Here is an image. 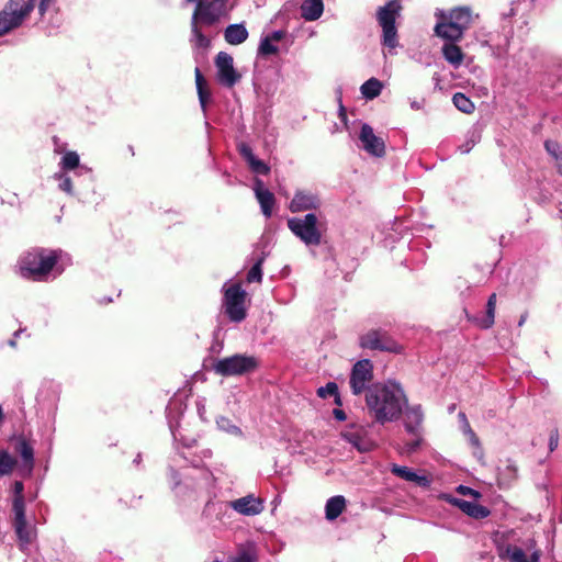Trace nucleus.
Segmentation results:
<instances>
[{
	"instance_id": "obj_3",
	"label": "nucleus",
	"mask_w": 562,
	"mask_h": 562,
	"mask_svg": "<svg viewBox=\"0 0 562 562\" xmlns=\"http://www.w3.org/2000/svg\"><path fill=\"white\" fill-rule=\"evenodd\" d=\"M407 402L402 385L395 380L375 383L366 394L369 413L380 424L398 419Z\"/></svg>"
},
{
	"instance_id": "obj_7",
	"label": "nucleus",
	"mask_w": 562,
	"mask_h": 562,
	"mask_svg": "<svg viewBox=\"0 0 562 562\" xmlns=\"http://www.w3.org/2000/svg\"><path fill=\"white\" fill-rule=\"evenodd\" d=\"M222 305L225 315L233 323H241L247 316V292L241 288L240 283L227 281L222 286Z\"/></svg>"
},
{
	"instance_id": "obj_54",
	"label": "nucleus",
	"mask_w": 562,
	"mask_h": 562,
	"mask_svg": "<svg viewBox=\"0 0 562 562\" xmlns=\"http://www.w3.org/2000/svg\"><path fill=\"white\" fill-rule=\"evenodd\" d=\"M254 191H255V194L258 195V193L269 191V190L265 187V183L262 182V180L256 179L254 182Z\"/></svg>"
},
{
	"instance_id": "obj_53",
	"label": "nucleus",
	"mask_w": 562,
	"mask_h": 562,
	"mask_svg": "<svg viewBox=\"0 0 562 562\" xmlns=\"http://www.w3.org/2000/svg\"><path fill=\"white\" fill-rule=\"evenodd\" d=\"M211 457H212V451L210 449H203L200 452L199 460L192 459V461L199 462L202 467H204L202 461L204 459H210ZM189 462L191 463V460Z\"/></svg>"
},
{
	"instance_id": "obj_45",
	"label": "nucleus",
	"mask_w": 562,
	"mask_h": 562,
	"mask_svg": "<svg viewBox=\"0 0 562 562\" xmlns=\"http://www.w3.org/2000/svg\"><path fill=\"white\" fill-rule=\"evenodd\" d=\"M278 53V47L268 37H262L258 47V55L269 56Z\"/></svg>"
},
{
	"instance_id": "obj_61",
	"label": "nucleus",
	"mask_w": 562,
	"mask_h": 562,
	"mask_svg": "<svg viewBox=\"0 0 562 562\" xmlns=\"http://www.w3.org/2000/svg\"><path fill=\"white\" fill-rule=\"evenodd\" d=\"M468 432L470 435V440L473 445H479V438L476 437V435L472 431L471 428L468 429Z\"/></svg>"
},
{
	"instance_id": "obj_51",
	"label": "nucleus",
	"mask_w": 562,
	"mask_h": 562,
	"mask_svg": "<svg viewBox=\"0 0 562 562\" xmlns=\"http://www.w3.org/2000/svg\"><path fill=\"white\" fill-rule=\"evenodd\" d=\"M457 492L461 495H464V496H473V497H479L480 494L479 492H476L475 490L469 487V486H465V485H459L457 487Z\"/></svg>"
},
{
	"instance_id": "obj_55",
	"label": "nucleus",
	"mask_w": 562,
	"mask_h": 562,
	"mask_svg": "<svg viewBox=\"0 0 562 562\" xmlns=\"http://www.w3.org/2000/svg\"><path fill=\"white\" fill-rule=\"evenodd\" d=\"M333 415H334V417H335L337 420H339V422H344V420H346V419H347V415H346V413H345L342 409H340V408H335V409L333 411Z\"/></svg>"
},
{
	"instance_id": "obj_26",
	"label": "nucleus",
	"mask_w": 562,
	"mask_h": 562,
	"mask_svg": "<svg viewBox=\"0 0 562 562\" xmlns=\"http://www.w3.org/2000/svg\"><path fill=\"white\" fill-rule=\"evenodd\" d=\"M248 30L244 22L229 24L224 31V38L231 45H240L248 38Z\"/></svg>"
},
{
	"instance_id": "obj_46",
	"label": "nucleus",
	"mask_w": 562,
	"mask_h": 562,
	"mask_svg": "<svg viewBox=\"0 0 562 562\" xmlns=\"http://www.w3.org/2000/svg\"><path fill=\"white\" fill-rule=\"evenodd\" d=\"M13 513H14V521L26 519L24 496H19V497L13 498Z\"/></svg>"
},
{
	"instance_id": "obj_39",
	"label": "nucleus",
	"mask_w": 562,
	"mask_h": 562,
	"mask_svg": "<svg viewBox=\"0 0 562 562\" xmlns=\"http://www.w3.org/2000/svg\"><path fill=\"white\" fill-rule=\"evenodd\" d=\"M216 425L220 430H222L228 435H232L235 437L244 436L243 430L227 417H224V416L218 417L216 419Z\"/></svg>"
},
{
	"instance_id": "obj_63",
	"label": "nucleus",
	"mask_w": 562,
	"mask_h": 562,
	"mask_svg": "<svg viewBox=\"0 0 562 562\" xmlns=\"http://www.w3.org/2000/svg\"><path fill=\"white\" fill-rule=\"evenodd\" d=\"M281 503V497L278 495L273 498L272 505L277 507Z\"/></svg>"
},
{
	"instance_id": "obj_38",
	"label": "nucleus",
	"mask_w": 562,
	"mask_h": 562,
	"mask_svg": "<svg viewBox=\"0 0 562 562\" xmlns=\"http://www.w3.org/2000/svg\"><path fill=\"white\" fill-rule=\"evenodd\" d=\"M547 153L557 161L559 172L562 175V145L557 140L547 139L544 142Z\"/></svg>"
},
{
	"instance_id": "obj_41",
	"label": "nucleus",
	"mask_w": 562,
	"mask_h": 562,
	"mask_svg": "<svg viewBox=\"0 0 562 562\" xmlns=\"http://www.w3.org/2000/svg\"><path fill=\"white\" fill-rule=\"evenodd\" d=\"M265 259H266V256L265 254H261L255 261V263L252 265V267L250 268V270L248 271L247 273V282L248 283H252V282H258L260 283L261 280H262V265L265 262Z\"/></svg>"
},
{
	"instance_id": "obj_50",
	"label": "nucleus",
	"mask_w": 562,
	"mask_h": 562,
	"mask_svg": "<svg viewBox=\"0 0 562 562\" xmlns=\"http://www.w3.org/2000/svg\"><path fill=\"white\" fill-rule=\"evenodd\" d=\"M56 1L57 0H40L37 5L40 15L43 18Z\"/></svg>"
},
{
	"instance_id": "obj_1",
	"label": "nucleus",
	"mask_w": 562,
	"mask_h": 562,
	"mask_svg": "<svg viewBox=\"0 0 562 562\" xmlns=\"http://www.w3.org/2000/svg\"><path fill=\"white\" fill-rule=\"evenodd\" d=\"M167 477L170 490L178 501L184 504L210 495L215 485L212 471L195 461H191V467L183 468L181 471L169 465Z\"/></svg>"
},
{
	"instance_id": "obj_36",
	"label": "nucleus",
	"mask_w": 562,
	"mask_h": 562,
	"mask_svg": "<svg viewBox=\"0 0 562 562\" xmlns=\"http://www.w3.org/2000/svg\"><path fill=\"white\" fill-rule=\"evenodd\" d=\"M317 396L321 398H327L328 396H334V402L336 405L341 406V397L338 391V385L335 382H327L324 386L317 389Z\"/></svg>"
},
{
	"instance_id": "obj_58",
	"label": "nucleus",
	"mask_w": 562,
	"mask_h": 562,
	"mask_svg": "<svg viewBox=\"0 0 562 562\" xmlns=\"http://www.w3.org/2000/svg\"><path fill=\"white\" fill-rule=\"evenodd\" d=\"M409 105L413 110H420L423 109L424 101L412 100Z\"/></svg>"
},
{
	"instance_id": "obj_2",
	"label": "nucleus",
	"mask_w": 562,
	"mask_h": 562,
	"mask_svg": "<svg viewBox=\"0 0 562 562\" xmlns=\"http://www.w3.org/2000/svg\"><path fill=\"white\" fill-rule=\"evenodd\" d=\"M63 258L60 249L33 247L19 256L15 273L24 280L47 282L64 272Z\"/></svg>"
},
{
	"instance_id": "obj_59",
	"label": "nucleus",
	"mask_w": 562,
	"mask_h": 562,
	"mask_svg": "<svg viewBox=\"0 0 562 562\" xmlns=\"http://www.w3.org/2000/svg\"><path fill=\"white\" fill-rule=\"evenodd\" d=\"M21 331H22V330L20 329V330H16V331L13 334V338H11V339L8 341L9 346H11V347H15V346H16V338L20 336Z\"/></svg>"
},
{
	"instance_id": "obj_19",
	"label": "nucleus",
	"mask_w": 562,
	"mask_h": 562,
	"mask_svg": "<svg viewBox=\"0 0 562 562\" xmlns=\"http://www.w3.org/2000/svg\"><path fill=\"white\" fill-rule=\"evenodd\" d=\"M342 438L359 452H369L374 448L373 440L368 436V430L362 426L350 427L342 432Z\"/></svg>"
},
{
	"instance_id": "obj_48",
	"label": "nucleus",
	"mask_w": 562,
	"mask_h": 562,
	"mask_svg": "<svg viewBox=\"0 0 562 562\" xmlns=\"http://www.w3.org/2000/svg\"><path fill=\"white\" fill-rule=\"evenodd\" d=\"M414 436H415V438L413 440L405 442V445L403 447V452L404 453L411 454V453L415 452L419 448L420 442H422V438L419 436V432L417 435H414Z\"/></svg>"
},
{
	"instance_id": "obj_6",
	"label": "nucleus",
	"mask_w": 562,
	"mask_h": 562,
	"mask_svg": "<svg viewBox=\"0 0 562 562\" xmlns=\"http://www.w3.org/2000/svg\"><path fill=\"white\" fill-rule=\"evenodd\" d=\"M402 10L400 0H390L376 11V20L382 29V45L393 49L398 45L396 19Z\"/></svg>"
},
{
	"instance_id": "obj_22",
	"label": "nucleus",
	"mask_w": 562,
	"mask_h": 562,
	"mask_svg": "<svg viewBox=\"0 0 562 562\" xmlns=\"http://www.w3.org/2000/svg\"><path fill=\"white\" fill-rule=\"evenodd\" d=\"M390 471L395 476H397L404 481H407V482H413L416 485L422 486V487H429L431 484V481L428 476L419 475L415 471H413L412 469H409L405 465H398V464L393 463L390 468Z\"/></svg>"
},
{
	"instance_id": "obj_28",
	"label": "nucleus",
	"mask_w": 562,
	"mask_h": 562,
	"mask_svg": "<svg viewBox=\"0 0 562 562\" xmlns=\"http://www.w3.org/2000/svg\"><path fill=\"white\" fill-rule=\"evenodd\" d=\"M457 42L447 41L442 46L443 58L454 68L461 66L464 54L461 48L456 44Z\"/></svg>"
},
{
	"instance_id": "obj_42",
	"label": "nucleus",
	"mask_w": 562,
	"mask_h": 562,
	"mask_svg": "<svg viewBox=\"0 0 562 562\" xmlns=\"http://www.w3.org/2000/svg\"><path fill=\"white\" fill-rule=\"evenodd\" d=\"M15 464V459L8 451L0 450V476L9 475Z\"/></svg>"
},
{
	"instance_id": "obj_49",
	"label": "nucleus",
	"mask_w": 562,
	"mask_h": 562,
	"mask_svg": "<svg viewBox=\"0 0 562 562\" xmlns=\"http://www.w3.org/2000/svg\"><path fill=\"white\" fill-rule=\"evenodd\" d=\"M559 440H560L559 430H558V428H553L550 431L549 442H548V447H549V451L550 452H553L558 448Z\"/></svg>"
},
{
	"instance_id": "obj_4",
	"label": "nucleus",
	"mask_w": 562,
	"mask_h": 562,
	"mask_svg": "<svg viewBox=\"0 0 562 562\" xmlns=\"http://www.w3.org/2000/svg\"><path fill=\"white\" fill-rule=\"evenodd\" d=\"M233 8L234 5L227 7V0L198 1L191 18L190 42L194 48L207 49L211 46L210 38L203 34L201 27L216 24Z\"/></svg>"
},
{
	"instance_id": "obj_56",
	"label": "nucleus",
	"mask_w": 562,
	"mask_h": 562,
	"mask_svg": "<svg viewBox=\"0 0 562 562\" xmlns=\"http://www.w3.org/2000/svg\"><path fill=\"white\" fill-rule=\"evenodd\" d=\"M14 497H19V496H23V490H24V485L22 482L20 481H16L14 483Z\"/></svg>"
},
{
	"instance_id": "obj_16",
	"label": "nucleus",
	"mask_w": 562,
	"mask_h": 562,
	"mask_svg": "<svg viewBox=\"0 0 562 562\" xmlns=\"http://www.w3.org/2000/svg\"><path fill=\"white\" fill-rule=\"evenodd\" d=\"M60 387L53 382L45 383L37 393V405L42 412L54 417L57 411Z\"/></svg>"
},
{
	"instance_id": "obj_5",
	"label": "nucleus",
	"mask_w": 562,
	"mask_h": 562,
	"mask_svg": "<svg viewBox=\"0 0 562 562\" xmlns=\"http://www.w3.org/2000/svg\"><path fill=\"white\" fill-rule=\"evenodd\" d=\"M435 16L437 18L435 33L446 41H460L472 24V12L468 7H458L449 12L437 9Z\"/></svg>"
},
{
	"instance_id": "obj_24",
	"label": "nucleus",
	"mask_w": 562,
	"mask_h": 562,
	"mask_svg": "<svg viewBox=\"0 0 562 562\" xmlns=\"http://www.w3.org/2000/svg\"><path fill=\"white\" fill-rule=\"evenodd\" d=\"M424 420V412L420 405H413L405 411L404 426L407 432L417 435Z\"/></svg>"
},
{
	"instance_id": "obj_23",
	"label": "nucleus",
	"mask_w": 562,
	"mask_h": 562,
	"mask_svg": "<svg viewBox=\"0 0 562 562\" xmlns=\"http://www.w3.org/2000/svg\"><path fill=\"white\" fill-rule=\"evenodd\" d=\"M499 557L503 559H508L510 562H539L540 561V552L538 550L533 551L530 557L526 554V552L517 546L507 544L501 552Z\"/></svg>"
},
{
	"instance_id": "obj_8",
	"label": "nucleus",
	"mask_w": 562,
	"mask_h": 562,
	"mask_svg": "<svg viewBox=\"0 0 562 562\" xmlns=\"http://www.w3.org/2000/svg\"><path fill=\"white\" fill-rule=\"evenodd\" d=\"M35 8V0H9L0 11V36L18 29Z\"/></svg>"
},
{
	"instance_id": "obj_25",
	"label": "nucleus",
	"mask_w": 562,
	"mask_h": 562,
	"mask_svg": "<svg viewBox=\"0 0 562 562\" xmlns=\"http://www.w3.org/2000/svg\"><path fill=\"white\" fill-rule=\"evenodd\" d=\"M453 503L463 513H465L467 515H469L470 517L475 518V519L486 518L491 514V512L487 507H485L479 503H474V502H470V501H465V499H458V498L454 499Z\"/></svg>"
},
{
	"instance_id": "obj_35",
	"label": "nucleus",
	"mask_w": 562,
	"mask_h": 562,
	"mask_svg": "<svg viewBox=\"0 0 562 562\" xmlns=\"http://www.w3.org/2000/svg\"><path fill=\"white\" fill-rule=\"evenodd\" d=\"M259 204H260V209H261V212L262 214L268 218L271 216L272 214V209L274 206V203H276V199H274V195L272 192L270 191H265V192H260L258 193V195H256Z\"/></svg>"
},
{
	"instance_id": "obj_52",
	"label": "nucleus",
	"mask_w": 562,
	"mask_h": 562,
	"mask_svg": "<svg viewBox=\"0 0 562 562\" xmlns=\"http://www.w3.org/2000/svg\"><path fill=\"white\" fill-rule=\"evenodd\" d=\"M285 36V32L282 30H277L266 35V37L270 38L271 42H280Z\"/></svg>"
},
{
	"instance_id": "obj_32",
	"label": "nucleus",
	"mask_w": 562,
	"mask_h": 562,
	"mask_svg": "<svg viewBox=\"0 0 562 562\" xmlns=\"http://www.w3.org/2000/svg\"><path fill=\"white\" fill-rule=\"evenodd\" d=\"M195 86H196V92L199 97V102L201 105V109L203 113L206 112L207 102L211 98L210 91L206 89V81L199 68H195Z\"/></svg>"
},
{
	"instance_id": "obj_57",
	"label": "nucleus",
	"mask_w": 562,
	"mask_h": 562,
	"mask_svg": "<svg viewBox=\"0 0 562 562\" xmlns=\"http://www.w3.org/2000/svg\"><path fill=\"white\" fill-rule=\"evenodd\" d=\"M204 402H205L204 400L196 401V409H198V413L201 418H204V413H205V403Z\"/></svg>"
},
{
	"instance_id": "obj_62",
	"label": "nucleus",
	"mask_w": 562,
	"mask_h": 562,
	"mask_svg": "<svg viewBox=\"0 0 562 562\" xmlns=\"http://www.w3.org/2000/svg\"><path fill=\"white\" fill-rule=\"evenodd\" d=\"M516 14V11L514 8H510L508 12L502 13L503 19H507L510 16H514Z\"/></svg>"
},
{
	"instance_id": "obj_34",
	"label": "nucleus",
	"mask_w": 562,
	"mask_h": 562,
	"mask_svg": "<svg viewBox=\"0 0 562 562\" xmlns=\"http://www.w3.org/2000/svg\"><path fill=\"white\" fill-rule=\"evenodd\" d=\"M382 88L383 85L379 79L370 78L361 86L360 91L366 99L372 100L380 95Z\"/></svg>"
},
{
	"instance_id": "obj_30",
	"label": "nucleus",
	"mask_w": 562,
	"mask_h": 562,
	"mask_svg": "<svg viewBox=\"0 0 562 562\" xmlns=\"http://www.w3.org/2000/svg\"><path fill=\"white\" fill-rule=\"evenodd\" d=\"M346 508V498L342 495H336L327 499L325 504V517L327 520L337 519Z\"/></svg>"
},
{
	"instance_id": "obj_15",
	"label": "nucleus",
	"mask_w": 562,
	"mask_h": 562,
	"mask_svg": "<svg viewBox=\"0 0 562 562\" xmlns=\"http://www.w3.org/2000/svg\"><path fill=\"white\" fill-rule=\"evenodd\" d=\"M322 206V200L316 192L311 190H296L289 204L292 213L308 212L318 210Z\"/></svg>"
},
{
	"instance_id": "obj_64",
	"label": "nucleus",
	"mask_w": 562,
	"mask_h": 562,
	"mask_svg": "<svg viewBox=\"0 0 562 562\" xmlns=\"http://www.w3.org/2000/svg\"><path fill=\"white\" fill-rule=\"evenodd\" d=\"M142 462V454L138 453L135 459L133 460V463L138 465Z\"/></svg>"
},
{
	"instance_id": "obj_21",
	"label": "nucleus",
	"mask_w": 562,
	"mask_h": 562,
	"mask_svg": "<svg viewBox=\"0 0 562 562\" xmlns=\"http://www.w3.org/2000/svg\"><path fill=\"white\" fill-rule=\"evenodd\" d=\"M238 151L240 156L246 160L252 172L257 175H268L270 172V167L265 161L255 156L251 147L248 144L240 143L238 145Z\"/></svg>"
},
{
	"instance_id": "obj_60",
	"label": "nucleus",
	"mask_w": 562,
	"mask_h": 562,
	"mask_svg": "<svg viewBox=\"0 0 562 562\" xmlns=\"http://www.w3.org/2000/svg\"><path fill=\"white\" fill-rule=\"evenodd\" d=\"M468 432L470 435V440L473 445H479V438L476 437V435L472 431L471 428L468 429Z\"/></svg>"
},
{
	"instance_id": "obj_31",
	"label": "nucleus",
	"mask_w": 562,
	"mask_h": 562,
	"mask_svg": "<svg viewBox=\"0 0 562 562\" xmlns=\"http://www.w3.org/2000/svg\"><path fill=\"white\" fill-rule=\"evenodd\" d=\"M15 450L23 460L24 467L31 473L34 468V449L32 445L24 438L16 441Z\"/></svg>"
},
{
	"instance_id": "obj_14",
	"label": "nucleus",
	"mask_w": 562,
	"mask_h": 562,
	"mask_svg": "<svg viewBox=\"0 0 562 562\" xmlns=\"http://www.w3.org/2000/svg\"><path fill=\"white\" fill-rule=\"evenodd\" d=\"M217 81L224 87L232 88L240 79V75L234 68V59L226 52H220L215 57Z\"/></svg>"
},
{
	"instance_id": "obj_33",
	"label": "nucleus",
	"mask_w": 562,
	"mask_h": 562,
	"mask_svg": "<svg viewBox=\"0 0 562 562\" xmlns=\"http://www.w3.org/2000/svg\"><path fill=\"white\" fill-rule=\"evenodd\" d=\"M495 310H496V294L493 293L490 295V297L487 300L485 316L476 319V323L481 328L488 329L494 325Z\"/></svg>"
},
{
	"instance_id": "obj_44",
	"label": "nucleus",
	"mask_w": 562,
	"mask_h": 562,
	"mask_svg": "<svg viewBox=\"0 0 562 562\" xmlns=\"http://www.w3.org/2000/svg\"><path fill=\"white\" fill-rule=\"evenodd\" d=\"M256 553L252 548H241L231 558V562H256Z\"/></svg>"
},
{
	"instance_id": "obj_10",
	"label": "nucleus",
	"mask_w": 562,
	"mask_h": 562,
	"mask_svg": "<svg viewBox=\"0 0 562 562\" xmlns=\"http://www.w3.org/2000/svg\"><path fill=\"white\" fill-rule=\"evenodd\" d=\"M259 366L258 359L254 356L236 353L231 357L218 359L214 363V371L223 376L243 375L255 371Z\"/></svg>"
},
{
	"instance_id": "obj_37",
	"label": "nucleus",
	"mask_w": 562,
	"mask_h": 562,
	"mask_svg": "<svg viewBox=\"0 0 562 562\" xmlns=\"http://www.w3.org/2000/svg\"><path fill=\"white\" fill-rule=\"evenodd\" d=\"M481 140V132L477 128L468 131L465 140L461 144L458 149L461 154H469L472 148Z\"/></svg>"
},
{
	"instance_id": "obj_29",
	"label": "nucleus",
	"mask_w": 562,
	"mask_h": 562,
	"mask_svg": "<svg viewBox=\"0 0 562 562\" xmlns=\"http://www.w3.org/2000/svg\"><path fill=\"white\" fill-rule=\"evenodd\" d=\"M53 178L57 181L60 191L70 196L76 195L75 183L80 177L74 176L72 172L58 171L54 173Z\"/></svg>"
},
{
	"instance_id": "obj_43",
	"label": "nucleus",
	"mask_w": 562,
	"mask_h": 562,
	"mask_svg": "<svg viewBox=\"0 0 562 562\" xmlns=\"http://www.w3.org/2000/svg\"><path fill=\"white\" fill-rule=\"evenodd\" d=\"M14 529L21 542L29 544L32 541V530L27 527L26 519L14 521Z\"/></svg>"
},
{
	"instance_id": "obj_17",
	"label": "nucleus",
	"mask_w": 562,
	"mask_h": 562,
	"mask_svg": "<svg viewBox=\"0 0 562 562\" xmlns=\"http://www.w3.org/2000/svg\"><path fill=\"white\" fill-rule=\"evenodd\" d=\"M359 139L362 143V148L368 154L374 157H383L385 155L384 140L374 134L373 128L369 124L363 123L361 125Z\"/></svg>"
},
{
	"instance_id": "obj_20",
	"label": "nucleus",
	"mask_w": 562,
	"mask_h": 562,
	"mask_svg": "<svg viewBox=\"0 0 562 562\" xmlns=\"http://www.w3.org/2000/svg\"><path fill=\"white\" fill-rule=\"evenodd\" d=\"M233 510L244 516L259 515L265 506L263 501L252 494L229 502Z\"/></svg>"
},
{
	"instance_id": "obj_11",
	"label": "nucleus",
	"mask_w": 562,
	"mask_h": 562,
	"mask_svg": "<svg viewBox=\"0 0 562 562\" xmlns=\"http://www.w3.org/2000/svg\"><path fill=\"white\" fill-rule=\"evenodd\" d=\"M232 510L229 502L209 501L202 510V517L212 528L221 529L232 524Z\"/></svg>"
},
{
	"instance_id": "obj_18",
	"label": "nucleus",
	"mask_w": 562,
	"mask_h": 562,
	"mask_svg": "<svg viewBox=\"0 0 562 562\" xmlns=\"http://www.w3.org/2000/svg\"><path fill=\"white\" fill-rule=\"evenodd\" d=\"M58 166L59 171L72 172L76 177H83L92 181V170L87 166L80 165V157L77 151H65Z\"/></svg>"
},
{
	"instance_id": "obj_40",
	"label": "nucleus",
	"mask_w": 562,
	"mask_h": 562,
	"mask_svg": "<svg viewBox=\"0 0 562 562\" xmlns=\"http://www.w3.org/2000/svg\"><path fill=\"white\" fill-rule=\"evenodd\" d=\"M452 102L459 111L465 114L472 113L475 109L474 103L465 94L461 92H457L453 94Z\"/></svg>"
},
{
	"instance_id": "obj_13",
	"label": "nucleus",
	"mask_w": 562,
	"mask_h": 562,
	"mask_svg": "<svg viewBox=\"0 0 562 562\" xmlns=\"http://www.w3.org/2000/svg\"><path fill=\"white\" fill-rule=\"evenodd\" d=\"M359 345L363 349L401 353L403 348L385 331L371 329L359 337Z\"/></svg>"
},
{
	"instance_id": "obj_9",
	"label": "nucleus",
	"mask_w": 562,
	"mask_h": 562,
	"mask_svg": "<svg viewBox=\"0 0 562 562\" xmlns=\"http://www.w3.org/2000/svg\"><path fill=\"white\" fill-rule=\"evenodd\" d=\"M315 213H307L302 217L288 220V227L306 246H318L322 243V233L317 227Z\"/></svg>"
},
{
	"instance_id": "obj_27",
	"label": "nucleus",
	"mask_w": 562,
	"mask_h": 562,
	"mask_svg": "<svg viewBox=\"0 0 562 562\" xmlns=\"http://www.w3.org/2000/svg\"><path fill=\"white\" fill-rule=\"evenodd\" d=\"M323 12V0H304L301 4V16L305 21H315L322 16Z\"/></svg>"
},
{
	"instance_id": "obj_12",
	"label": "nucleus",
	"mask_w": 562,
	"mask_h": 562,
	"mask_svg": "<svg viewBox=\"0 0 562 562\" xmlns=\"http://www.w3.org/2000/svg\"><path fill=\"white\" fill-rule=\"evenodd\" d=\"M373 380V363L369 359L357 361L349 375V385L353 395L367 393Z\"/></svg>"
},
{
	"instance_id": "obj_47",
	"label": "nucleus",
	"mask_w": 562,
	"mask_h": 562,
	"mask_svg": "<svg viewBox=\"0 0 562 562\" xmlns=\"http://www.w3.org/2000/svg\"><path fill=\"white\" fill-rule=\"evenodd\" d=\"M169 428L175 442H180L182 447L190 448L195 443L193 438H183L181 432L175 427L172 423L169 424Z\"/></svg>"
}]
</instances>
